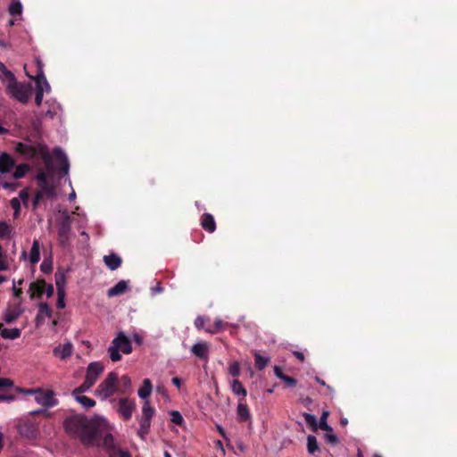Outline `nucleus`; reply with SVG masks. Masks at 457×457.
<instances>
[{
	"label": "nucleus",
	"instance_id": "nucleus-43",
	"mask_svg": "<svg viewBox=\"0 0 457 457\" xmlns=\"http://www.w3.org/2000/svg\"><path fill=\"white\" fill-rule=\"evenodd\" d=\"M9 12L13 16L21 14L22 12L21 4L20 2L12 3L10 5Z\"/></svg>",
	"mask_w": 457,
	"mask_h": 457
},
{
	"label": "nucleus",
	"instance_id": "nucleus-31",
	"mask_svg": "<svg viewBox=\"0 0 457 457\" xmlns=\"http://www.w3.org/2000/svg\"><path fill=\"white\" fill-rule=\"evenodd\" d=\"M94 384L85 378L84 382L77 388L72 391V395H80V394L88 391Z\"/></svg>",
	"mask_w": 457,
	"mask_h": 457
},
{
	"label": "nucleus",
	"instance_id": "nucleus-35",
	"mask_svg": "<svg viewBox=\"0 0 457 457\" xmlns=\"http://www.w3.org/2000/svg\"><path fill=\"white\" fill-rule=\"evenodd\" d=\"M154 413H155V410L150 404L149 401L148 400L145 401L143 407H142V416L152 420Z\"/></svg>",
	"mask_w": 457,
	"mask_h": 457
},
{
	"label": "nucleus",
	"instance_id": "nucleus-36",
	"mask_svg": "<svg viewBox=\"0 0 457 457\" xmlns=\"http://www.w3.org/2000/svg\"><path fill=\"white\" fill-rule=\"evenodd\" d=\"M225 325L226 323H224L221 320L217 319L215 320L213 326L206 328L205 331L210 334H216L220 330L224 329Z\"/></svg>",
	"mask_w": 457,
	"mask_h": 457
},
{
	"label": "nucleus",
	"instance_id": "nucleus-39",
	"mask_svg": "<svg viewBox=\"0 0 457 457\" xmlns=\"http://www.w3.org/2000/svg\"><path fill=\"white\" fill-rule=\"evenodd\" d=\"M29 165L28 164H20L16 167L14 172H13V178L15 179H21L23 178L26 173L28 172L29 170Z\"/></svg>",
	"mask_w": 457,
	"mask_h": 457
},
{
	"label": "nucleus",
	"instance_id": "nucleus-45",
	"mask_svg": "<svg viewBox=\"0 0 457 457\" xmlns=\"http://www.w3.org/2000/svg\"><path fill=\"white\" fill-rule=\"evenodd\" d=\"M325 440L327 443L336 445L338 444V438L337 436L332 432H327L324 436Z\"/></svg>",
	"mask_w": 457,
	"mask_h": 457
},
{
	"label": "nucleus",
	"instance_id": "nucleus-61",
	"mask_svg": "<svg viewBox=\"0 0 457 457\" xmlns=\"http://www.w3.org/2000/svg\"><path fill=\"white\" fill-rule=\"evenodd\" d=\"M294 355L298 359L300 360L301 361H304V355L303 353L301 352H294Z\"/></svg>",
	"mask_w": 457,
	"mask_h": 457
},
{
	"label": "nucleus",
	"instance_id": "nucleus-28",
	"mask_svg": "<svg viewBox=\"0 0 457 457\" xmlns=\"http://www.w3.org/2000/svg\"><path fill=\"white\" fill-rule=\"evenodd\" d=\"M65 284L66 279L65 276L62 272H56L55 273V285L57 293L65 292Z\"/></svg>",
	"mask_w": 457,
	"mask_h": 457
},
{
	"label": "nucleus",
	"instance_id": "nucleus-58",
	"mask_svg": "<svg viewBox=\"0 0 457 457\" xmlns=\"http://www.w3.org/2000/svg\"><path fill=\"white\" fill-rule=\"evenodd\" d=\"M274 373L275 375L279 378V379H282L283 377H285L286 375L283 373L282 370L280 367L278 366H275L274 367Z\"/></svg>",
	"mask_w": 457,
	"mask_h": 457
},
{
	"label": "nucleus",
	"instance_id": "nucleus-55",
	"mask_svg": "<svg viewBox=\"0 0 457 457\" xmlns=\"http://www.w3.org/2000/svg\"><path fill=\"white\" fill-rule=\"evenodd\" d=\"M40 269L44 273H49L52 270V266H51V264H48L46 262H43L41 263Z\"/></svg>",
	"mask_w": 457,
	"mask_h": 457
},
{
	"label": "nucleus",
	"instance_id": "nucleus-24",
	"mask_svg": "<svg viewBox=\"0 0 457 457\" xmlns=\"http://www.w3.org/2000/svg\"><path fill=\"white\" fill-rule=\"evenodd\" d=\"M237 420L240 422H245V421L250 420V418H251L249 409L245 403H242V399H240L239 403L237 405Z\"/></svg>",
	"mask_w": 457,
	"mask_h": 457
},
{
	"label": "nucleus",
	"instance_id": "nucleus-23",
	"mask_svg": "<svg viewBox=\"0 0 457 457\" xmlns=\"http://www.w3.org/2000/svg\"><path fill=\"white\" fill-rule=\"evenodd\" d=\"M152 390L153 386L151 380L149 378H145L141 387L137 391V395L140 398L146 401V399L151 395Z\"/></svg>",
	"mask_w": 457,
	"mask_h": 457
},
{
	"label": "nucleus",
	"instance_id": "nucleus-27",
	"mask_svg": "<svg viewBox=\"0 0 457 457\" xmlns=\"http://www.w3.org/2000/svg\"><path fill=\"white\" fill-rule=\"evenodd\" d=\"M231 390L235 395H241L245 399L247 395V391L238 379H235L231 384Z\"/></svg>",
	"mask_w": 457,
	"mask_h": 457
},
{
	"label": "nucleus",
	"instance_id": "nucleus-49",
	"mask_svg": "<svg viewBox=\"0 0 457 457\" xmlns=\"http://www.w3.org/2000/svg\"><path fill=\"white\" fill-rule=\"evenodd\" d=\"M65 292L57 293V302L56 305L59 309H62L65 307Z\"/></svg>",
	"mask_w": 457,
	"mask_h": 457
},
{
	"label": "nucleus",
	"instance_id": "nucleus-12",
	"mask_svg": "<svg viewBox=\"0 0 457 457\" xmlns=\"http://www.w3.org/2000/svg\"><path fill=\"white\" fill-rule=\"evenodd\" d=\"M46 287V282L45 279H37V281L31 282L29 287L30 299H41L45 294Z\"/></svg>",
	"mask_w": 457,
	"mask_h": 457
},
{
	"label": "nucleus",
	"instance_id": "nucleus-20",
	"mask_svg": "<svg viewBox=\"0 0 457 457\" xmlns=\"http://www.w3.org/2000/svg\"><path fill=\"white\" fill-rule=\"evenodd\" d=\"M131 387V379L128 375H123L117 379V393L127 395L129 393Z\"/></svg>",
	"mask_w": 457,
	"mask_h": 457
},
{
	"label": "nucleus",
	"instance_id": "nucleus-56",
	"mask_svg": "<svg viewBox=\"0 0 457 457\" xmlns=\"http://www.w3.org/2000/svg\"><path fill=\"white\" fill-rule=\"evenodd\" d=\"M15 399L13 395L0 394V401L12 402Z\"/></svg>",
	"mask_w": 457,
	"mask_h": 457
},
{
	"label": "nucleus",
	"instance_id": "nucleus-38",
	"mask_svg": "<svg viewBox=\"0 0 457 457\" xmlns=\"http://www.w3.org/2000/svg\"><path fill=\"white\" fill-rule=\"evenodd\" d=\"M328 411H323L320 419V422H319V425L318 427L324 430V431H327V432H332L333 431V428L331 426H329L327 422V418H328Z\"/></svg>",
	"mask_w": 457,
	"mask_h": 457
},
{
	"label": "nucleus",
	"instance_id": "nucleus-52",
	"mask_svg": "<svg viewBox=\"0 0 457 457\" xmlns=\"http://www.w3.org/2000/svg\"><path fill=\"white\" fill-rule=\"evenodd\" d=\"M44 197H42L40 193L36 192L35 196L33 198V203H32L33 211H35L37 208L39 203L41 202V200Z\"/></svg>",
	"mask_w": 457,
	"mask_h": 457
},
{
	"label": "nucleus",
	"instance_id": "nucleus-51",
	"mask_svg": "<svg viewBox=\"0 0 457 457\" xmlns=\"http://www.w3.org/2000/svg\"><path fill=\"white\" fill-rule=\"evenodd\" d=\"M284 383L287 384V386L289 387H294L295 386L297 381L296 379H295L294 378L292 377H289L287 375H286L285 377L282 378L281 379Z\"/></svg>",
	"mask_w": 457,
	"mask_h": 457
},
{
	"label": "nucleus",
	"instance_id": "nucleus-21",
	"mask_svg": "<svg viewBox=\"0 0 457 457\" xmlns=\"http://www.w3.org/2000/svg\"><path fill=\"white\" fill-rule=\"evenodd\" d=\"M128 289V283L125 280L119 281L115 286L109 288L107 291V295L109 297H113L117 295H123Z\"/></svg>",
	"mask_w": 457,
	"mask_h": 457
},
{
	"label": "nucleus",
	"instance_id": "nucleus-3",
	"mask_svg": "<svg viewBox=\"0 0 457 457\" xmlns=\"http://www.w3.org/2000/svg\"><path fill=\"white\" fill-rule=\"evenodd\" d=\"M120 352L129 354L132 352V345L129 339L123 332H119L116 337L112 341L108 348L110 358L112 361H118L121 359Z\"/></svg>",
	"mask_w": 457,
	"mask_h": 457
},
{
	"label": "nucleus",
	"instance_id": "nucleus-22",
	"mask_svg": "<svg viewBox=\"0 0 457 457\" xmlns=\"http://www.w3.org/2000/svg\"><path fill=\"white\" fill-rule=\"evenodd\" d=\"M21 330L17 328H6L2 323H0V335L5 339H16L21 337Z\"/></svg>",
	"mask_w": 457,
	"mask_h": 457
},
{
	"label": "nucleus",
	"instance_id": "nucleus-50",
	"mask_svg": "<svg viewBox=\"0 0 457 457\" xmlns=\"http://www.w3.org/2000/svg\"><path fill=\"white\" fill-rule=\"evenodd\" d=\"M13 386V381L10 378H0V389H3L4 387H12Z\"/></svg>",
	"mask_w": 457,
	"mask_h": 457
},
{
	"label": "nucleus",
	"instance_id": "nucleus-40",
	"mask_svg": "<svg viewBox=\"0 0 457 457\" xmlns=\"http://www.w3.org/2000/svg\"><path fill=\"white\" fill-rule=\"evenodd\" d=\"M228 370V373L232 377H234V378L239 377L241 374L240 363L237 361L229 363Z\"/></svg>",
	"mask_w": 457,
	"mask_h": 457
},
{
	"label": "nucleus",
	"instance_id": "nucleus-19",
	"mask_svg": "<svg viewBox=\"0 0 457 457\" xmlns=\"http://www.w3.org/2000/svg\"><path fill=\"white\" fill-rule=\"evenodd\" d=\"M104 262L111 270H115L120 267L122 260L118 254L110 253L104 256Z\"/></svg>",
	"mask_w": 457,
	"mask_h": 457
},
{
	"label": "nucleus",
	"instance_id": "nucleus-33",
	"mask_svg": "<svg viewBox=\"0 0 457 457\" xmlns=\"http://www.w3.org/2000/svg\"><path fill=\"white\" fill-rule=\"evenodd\" d=\"M53 313L52 309L46 303H40L38 304V314L37 316V320L41 319V315H46L47 317H51Z\"/></svg>",
	"mask_w": 457,
	"mask_h": 457
},
{
	"label": "nucleus",
	"instance_id": "nucleus-41",
	"mask_svg": "<svg viewBox=\"0 0 457 457\" xmlns=\"http://www.w3.org/2000/svg\"><path fill=\"white\" fill-rule=\"evenodd\" d=\"M109 457H132V456L129 451L117 448V449H114V451L110 452Z\"/></svg>",
	"mask_w": 457,
	"mask_h": 457
},
{
	"label": "nucleus",
	"instance_id": "nucleus-15",
	"mask_svg": "<svg viewBox=\"0 0 457 457\" xmlns=\"http://www.w3.org/2000/svg\"><path fill=\"white\" fill-rule=\"evenodd\" d=\"M19 434L28 439H33L37 436V428L30 421L21 422L18 426Z\"/></svg>",
	"mask_w": 457,
	"mask_h": 457
},
{
	"label": "nucleus",
	"instance_id": "nucleus-30",
	"mask_svg": "<svg viewBox=\"0 0 457 457\" xmlns=\"http://www.w3.org/2000/svg\"><path fill=\"white\" fill-rule=\"evenodd\" d=\"M77 402H79L83 407L89 409L96 405V401L85 395H74Z\"/></svg>",
	"mask_w": 457,
	"mask_h": 457
},
{
	"label": "nucleus",
	"instance_id": "nucleus-18",
	"mask_svg": "<svg viewBox=\"0 0 457 457\" xmlns=\"http://www.w3.org/2000/svg\"><path fill=\"white\" fill-rule=\"evenodd\" d=\"M201 226L205 231L213 233L216 230V222L213 216L210 213H204L201 217Z\"/></svg>",
	"mask_w": 457,
	"mask_h": 457
},
{
	"label": "nucleus",
	"instance_id": "nucleus-7",
	"mask_svg": "<svg viewBox=\"0 0 457 457\" xmlns=\"http://www.w3.org/2000/svg\"><path fill=\"white\" fill-rule=\"evenodd\" d=\"M39 189L37 193H40L42 197L53 199L56 195L55 186L48 180V174L40 170L35 177Z\"/></svg>",
	"mask_w": 457,
	"mask_h": 457
},
{
	"label": "nucleus",
	"instance_id": "nucleus-37",
	"mask_svg": "<svg viewBox=\"0 0 457 457\" xmlns=\"http://www.w3.org/2000/svg\"><path fill=\"white\" fill-rule=\"evenodd\" d=\"M303 416L304 418L305 422L312 428V430L314 432L317 431L318 423L316 417L307 412H304Z\"/></svg>",
	"mask_w": 457,
	"mask_h": 457
},
{
	"label": "nucleus",
	"instance_id": "nucleus-54",
	"mask_svg": "<svg viewBox=\"0 0 457 457\" xmlns=\"http://www.w3.org/2000/svg\"><path fill=\"white\" fill-rule=\"evenodd\" d=\"M3 72L5 76V78L10 80L9 82L16 81L15 77L12 71L5 69L3 71Z\"/></svg>",
	"mask_w": 457,
	"mask_h": 457
},
{
	"label": "nucleus",
	"instance_id": "nucleus-17",
	"mask_svg": "<svg viewBox=\"0 0 457 457\" xmlns=\"http://www.w3.org/2000/svg\"><path fill=\"white\" fill-rule=\"evenodd\" d=\"M15 165V162L12 156L7 153L0 154V173L9 172Z\"/></svg>",
	"mask_w": 457,
	"mask_h": 457
},
{
	"label": "nucleus",
	"instance_id": "nucleus-6",
	"mask_svg": "<svg viewBox=\"0 0 457 457\" xmlns=\"http://www.w3.org/2000/svg\"><path fill=\"white\" fill-rule=\"evenodd\" d=\"M17 391L25 393L27 395H35V401L46 407L50 408L58 404L57 399L54 398V393L53 391H43L41 389L33 390V389H21L20 387L16 388Z\"/></svg>",
	"mask_w": 457,
	"mask_h": 457
},
{
	"label": "nucleus",
	"instance_id": "nucleus-1",
	"mask_svg": "<svg viewBox=\"0 0 457 457\" xmlns=\"http://www.w3.org/2000/svg\"><path fill=\"white\" fill-rule=\"evenodd\" d=\"M63 426L67 433L79 439L86 446H102L108 454L117 449L112 435L104 430L97 419L77 414L65 419Z\"/></svg>",
	"mask_w": 457,
	"mask_h": 457
},
{
	"label": "nucleus",
	"instance_id": "nucleus-62",
	"mask_svg": "<svg viewBox=\"0 0 457 457\" xmlns=\"http://www.w3.org/2000/svg\"><path fill=\"white\" fill-rule=\"evenodd\" d=\"M8 133V129L0 126V135H4Z\"/></svg>",
	"mask_w": 457,
	"mask_h": 457
},
{
	"label": "nucleus",
	"instance_id": "nucleus-32",
	"mask_svg": "<svg viewBox=\"0 0 457 457\" xmlns=\"http://www.w3.org/2000/svg\"><path fill=\"white\" fill-rule=\"evenodd\" d=\"M21 314V312L16 309H8L4 314V320L10 324L15 321Z\"/></svg>",
	"mask_w": 457,
	"mask_h": 457
},
{
	"label": "nucleus",
	"instance_id": "nucleus-13",
	"mask_svg": "<svg viewBox=\"0 0 457 457\" xmlns=\"http://www.w3.org/2000/svg\"><path fill=\"white\" fill-rule=\"evenodd\" d=\"M71 231V219L65 217L58 226V240L62 245H64L69 240Z\"/></svg>",
	"mask_w": 457,
	"mask_h": 457
},
{
	"label": "nucleus",
	"instance_id": "nucleus-46",
	"mask_svg": "<svg viewBox=\"0 0 457 457\" xmlns=\"http://www.w3.org/2000/svg\"><path fill=\"white\" fill-rule=\"evenodd\" d=\"M209 320H210L209 318H206L204 316H198L195 320V326L196 328L202 329L204 328L206 321H209Z\"/></svg>",
	"mask_w": 457,
	"mask_h": 457
},
{
	"label": "nucleus",
	"instance_id": "nucleus-14",
	"mask_svg": "<svg viewBox=\"0 0 457 457\" xmlns=\"http://www.w3.org/2000/svg\"><path fill=\"white\" fill-rule=\"evenodd\" d=\"M53 154L56 162L58 163L60 171L63 174H67L69 171L70 163L64 152L61 148L55 147L53 150Z\"/></svg>",
	"mask_w": 457,
	"mask_h": 457
},
{
	"label": "nucleus",
	"instance_id": "nucleus-11",
	"mask_svg": "<svg viewBox=\"0 0 457 457\" xmlns=\"http://www.w3.org/2000/svg\"><path fill=\"white\" fill-rule=\"evenodd\" d=\"M210 344L207 342H197L191 347V353L200 360L208 361Z\"/></svg>",
	"mask_w": 457,
	"mask_h": 457
},
{
	"label": "nucleus",
	"instance_id": "nucleus-60",
	"mask_svg": "<svg viewBox=\"0 0 457 457\" xmlns=\"http://www.w3.org/2000/svg\"><path fill=\"white\" fill-rule=\"evenodd\" d=\"M13 294L16 297H20L22 295L21 288H17L15 286L13 287Z\"/></svg>",
	"mask_w": 457,
	"mask_h": 457
},
{
	"label": "nucleus",
	"instance_id": "nucleus-34",
	"mask_svg": "<svg viewBox=\"0 0 457 457\" xmlns=\"http://www.w3.org/2000/svg\"><path fill=\"white\" fill-rule=\"evenodd\" d=\"M254 361H255V367L259 370H264L269 362L268 358L262 356L258 353H254Z\"/></svg>",
	"mask_w": 457,
	"mask_h": 457
},
{
	"label": "nucleus",
	"instance_id": "nucleus-2",
	"mask_svg": "<svg viewBox=\"0 0 457 457\" xmlns=\"http://www.w3.org/2000/svg\"><path fill=\"white\" fill-rule=\"evenodd\" d=\"M15 152L27 159H35L40 156L46 164H49L52 160L47 146L40 143L31 145L19 142L15 146Z\"/></svg>",
	"mask_w": 457,
	"mask_h": 457
},
{
	"label": "nucleus",
	"instance_id": "nucleus-4",
	"mask_svg": "<svg viewBox=\"0 0 457 457\" xmlns=\"http://www.w3.org/2000/svg\"><path fill=\"white\" fill-rule=\"evenodd\" d=\"M118 374L110 372L107 377L98 385L95 391V395L105 400L117 392Z\"/></svg>",
	"mask_w": 457,
	"mask_h": 457
},
{
	"label": "nucleus",
	"instance_id": "nucleus-16",
	"mask_svg": "<svg viewBox=\"0 0 457 457\" xmlns=\"http://www.w3.org/2000/svg\"><path fill=\"white\" fill-rule=\"evenodd\" d=\"M73 352V345L71 343L67 342L63 345H59L54 348L53 353L55 357L60 358L61 360H66L70 356H71Z\"/></svg>",
	"mask_w": 457,
	"mask_h": 457
},
{
	"label": "nucleus",
	"instance_id": "nucleus-64",
	"mask_svg": "<svg viewBox=\"0 0 457 457\" xmlns=\"http://www.w3.org/2000/svg\"><path fill=\"white\" fill-rule=\"evenodd\" d=\"M316 380H317V382H318L319 384H320V385H322V386H325V385H326V384H325V381H324V380H322V379H320V378H316Z\"/></svg>",
	"mask_w": 457,
	"mask_h": 457
},
{
	"label": "nucleus",
	"instance_id": "nucleus-57",
	"mask_svg": "<svg viewBox=\"0 0 457 457\" xmlns=\"http://www.w3.org/2000/svg\"><path fill=\"white\" fill-rule=\"evenodd\" d=\"M9 269V264L7 261H5L4 258H0V271H4Z\"/></svg>",
	"mask_w": 457,
	"mask_h": 457
},
{
	"label": "nucleus",
	"instance_id": "nucleus-10",
	"mask_svg": "<svg viewBox=\"0 0 457 457\" xmlns=\"http://www.w3.org/2000/svg\"><path fill=\"white\" fill-rule=\"evenodd\" d=\"M104 370V367L100 361L90 362L87 368L86 378L95 385Z\"/></svg>",
	"mask_w": 457,
	"mask_h": 457
},
{
	"label": "nucleus",
	"instance_id": "nucleus-44",
	"mask_svg": "<svg viewBox=\"0 0 457 457\" xmlns=\"http://www.w3.org/2000/svg\"><path fill=\"white\" fill-rule=\"evenodd\" d=\"M170 416H171V421L176 425L180 426L184 422V419H183L182 415L178 411H170Z\"/></svg>",
	"mask_w": 457,
	"mask_h": 457
},
{
	"label": "nucleus",
	"instance_id": "nucleus-29",
	"mask_svg": "<svg viewBox=\"0 0 457 457\" xmlns=\"http://www.w3.org/2000/svg\"><path fill=\"white\" fill-rule=\"evenodd\" d=\"M319 445L317 442V438L312 436L309 435L307 436V450L310 454L315 453L317 451H319Z\"/></svg>",
	"mask_w": 457,
	"mask_h": 457
},
{
	"label": "nucleus",
	"instance_id": "nucleus-59",
	"mask_svg": "<svg viewBox=\"0 0 457 457\" xmlns=\"http://www.w3.org/2000/svg\"><path fill=\"white\" fill-rule=\"evenodd\" d=\"M171 382H172V384H173L174 386H177V387H179H179H180V386H181V379H180L179 378H178V377H174V378H172Z\"/></svg>",
	"mask_w": 457,
	"mask_h": 457
},
{
	"label": "nucleus",
	"instance_id": "nucleus-47",
	"mask_svg": "<svg viewBox=\"0 0 457 457\" xmlns=\"http://www.w3.org/2000/svg\"><path fill=\"white\" fill-rule=\"evenodd\" d=\"M11 207L14 210V214L17 215L21 210V202L19 198L13 197L10 201Z\"/></svg>",
	"mask_w": 457,
	"mask_h": 457
},
{
	"label": "nucleus",
	"instance_id": "nucleus-48",
	"mask_svg": "<svg viewBox=\"0 0 457 457\" xmlns=\"http://www.w3.org/2000/svg\"><path fill=\"white\" fill-rule=\"evenodd\" d=\"M19 196H20L21 200L22 201L23 204L27 206L28 203H29V188L22 189L20 192Z\"/></svg>",
	"mask_w": 457,
	"mask_h": 457
},
{
	"label": "nucleus",
	"instance_id": "nucleus-42",
	"mask_svg": "<svg viewBox=\"0 0 457 457\" xmlns=\"http://www.w3.org/2000/svg\"><path fill=\"white\" fill-rule=\"evenodd\" d=\"M11 232V227L5 221H0V237H9Z\"/></svg>",
	"mask_w": 457,
	"mask_h": 457
},
{
	"label": "nucleus",
	"instance_id": "nucleus-5",
	"mask_svg": "<svg viewBox=\"0 0 457 457\" xmlns=\"http://www.w3.org/2000/svg\"><path fill=\"white\" fill-rule=\"evenodd\" d=\"M11 96L21 104H27L30 96L32 87L29 83L9 82L6 87Z\"/></svg>",
	"mask_w": 457,
	"mask_h": 457
},
{
	"label": "nucleus",
	"instance_id": "nucleus-9",
	"mask_svg": "<svg viewBox=\"0 0 457 457\" xmlns=\"http://www.w3.org/2000/svg\"><path fill=\"white\" fill-rule=\"evenodd\" d=\"M136 408L134 401L128 398H120L118 403V412L124 420H129Z\"/></svg>",
	"mask_w": 457,
	"mask_h": 457
},
{
	"label": "nucleus",
	"instance_id": "nucleus-26",
	"mask_svg": "<svg viewBox=\"0 0 457 457\" xmlns=\"http://www.w3.org/2000/svg\"><path fill=\"white\" fill-rule=\"evenodd\" d=\"M40 259V245L37 240H34L30 253H29V261L32 264H36L39 262Z\"/></svg>",
	"mask_w": 457,
	"mask_h": 457
},
{
	"label": "nucleus",
	"instance_id": "nucleus-53",
	"mask_svg": "<svg viewBox=\"0 0 457 457\" xmlns=\"http://www.w3.org/2000/svg\"><path fill=\"white\" fill-rule=\"evenodd\" d=\"M54 289L52 284H46V287L45 288V294L47 298H50L54 295Z\"/></svg>",
	"mask_w": 457,
	"mask_h": 457
},
{
	"label": "nucleus",
	"instance_id": "nucleus-63",
	"mask_svg": "<svg viewBox=\"0 0 457 457\" xmlns=\"http://www.w3.org/2000/svg\"><path fill=\"white\" fill-rule=\"evenodd\" d=\"M5 257V253L2 247V245H0V258H4Z\"/></svg>",
	"mask_w": 457,
	"mask_h": 457
},
{
	"label": "nucleus",
	"instance_id": "nucleus-25",
	"mask_svg": "<svg viewBox=\"0 0 457 457\" xmlns=\"http://www.w3.org/2000/svg\"><path fill=\"white\" fill-rule=\"evenodd\" d=\"M139 423H140V428L137 432L138 436L141 438H145V436L146 435H148V433L150 431L151 420L146 417L141 416Z\"/></svg>",
	"mask_w": 457,
	"mask_h": 457
},
{
	"label": "nucleus",
	"instance_id": "nucleus-8",
	"mask_svg": "<svg viewBox=\"0 0 457 457\" xmlns=\"http://www.w3.org/2000/svg\"><path fill=\"white\" fill-rule=\"evenodd\" d=\"M36 82V97L35 103L37 106L42 104L44 91H48L50 89V86L45 77L44 71L42 70V66L39 61H37V73L33 78Z\"/></svg>",
	"mask_w": 457,
	"mask_h": 457
}]
</instances>
